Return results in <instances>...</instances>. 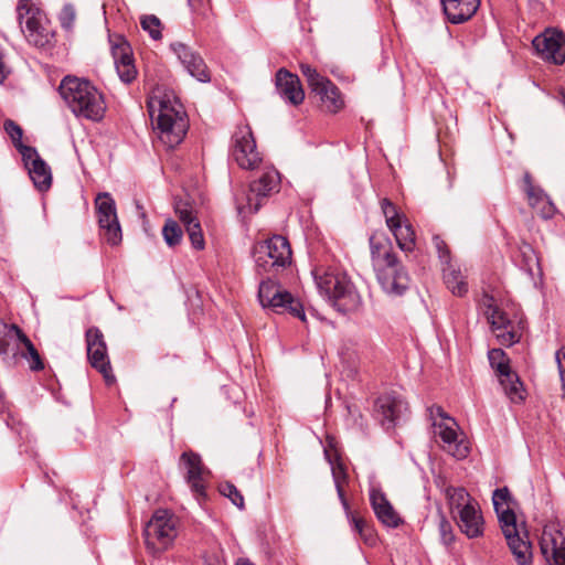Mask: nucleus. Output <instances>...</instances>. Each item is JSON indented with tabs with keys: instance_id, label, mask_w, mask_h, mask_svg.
<instances>
[{
	"instance_id": "nucleus-1",
	"label": "nucleus",
	"mask_w": 565,
	"mask_h": 565,
	"mask_svg": "<svg viewBox=\"0 0 565 565\" xmlns=\"http://www.w3.org/2000/svg\"><path fill=\"white\" fill-rule=\"evenodd\" d=\"M147 107L160 141L168 148L181 143L188 131L189 121L175 97L161 88H156L148 97Z\"/></svg>"
},
{
	"instance_id": "nucleus-2",
	"label": "nucleus",
	"mask_w": 565,
	"mask_h": 565,
	"mask_svg": "<svg viewBox=\"0 0 565 565\" xmlns=\"http://www.w3.org/2000/svg\"><path fill=\"white\" fill-rule=\"evenodd\" d=\"M370 249L373 268L382 289L392 296L403 295L409 286V276L397 256L392 252L387 238L372 235Z\"/></svg>"
},
{
	"instance_id": "nucleus-3",
	"label": "nucleus",
	"mask_w": 565,
	"mask_h": 565,
	"mask_svg": "<svg viewBox=\"0 0 565 565\" xmlns=\"http://www.w3.org/2000/svg\"><path fill=\"white\" fill-rule=\"evenodd\" d=\"M510 500L511 494L507 487L493 491V508L515 562L518 565H531L533 559L532 544L529 541V534L524 525L516 523L515 513L508 505Z\"/></svg>"
},
{
	"instance_id": "nucleus-4",
	"label": "nucleus",
	"mask_w": 565,
	"mask_h": 565,
	"mask_svg": "<svg viewBox=\"0 0 565 565\" xmlns=\"http://www.w3.org/2000/svg\"><path fill=\"white\" fill-rule=\"evenodd\" d=\"M61 97L78 118L100 121L106 113L105 97L89 81L65 76L58 87Z\"/></svg>"
},
{
	"instance_id": "nucleus-5",
	"label": "nucleus",
	"mask_w": 565,
	"mask_h": 565,
	"mask_svg": "<svg viewBox=\"0 0 565 565\" xmlns=\"http://www.w3.org/2000/svg\"><path fill=\"white\" fill-rule=\"evenodd\" d=\"M319 294L338 311L355 312L362 307V297L349 277L331 267L317 266L312 269Z\"/></svg>"
},
{
	"instance_id": "nucleus-6",
	"label": "nucleus",
	"mask_w": 565,
	"mask_h": 565,
	"mask_svg": "<svg viewBox=\"0 0 565 565\" xmlns=\"http://www.w3.org/2000/svg\"><path fill=\"white\" fill-rule=\"evenodd\" d=\"M17 19L26 41L40 49L52 45L54 32L50 26L45 13L31 2L19 0L17 4Z\"/></svg>"
},
{
	"instance_id": "nucleus-7",
	"label": "nucleus",
	"mask_w": 565,
	"mask_h": 565,
	"mask_svg": "<svg viewBox=\"0 0 565 565\" xmlns=\"http://www.w3.org/2000/svg\"><path fill=\"white\" fill-rule=\"evenodd\" d=\"M254 258L259 276L264 274L276 276L291 263L289 242L281 235H274L255 246Z\"/></svg>"
},
{
	"instance_id": "nucleus-8",
	"label": "nucleus",
	"mask_w": 565,
	"mask_h": 565,
	"mask_svg": "<svg viewBox=\"0 0 565 565\" xmlns=\"http://www.w3.org/2000/svg\"><path fill=\"white\" fill-rule=\"evenodd\" d=\"M279 183V172L273 167L266 168L262 175L249 184L248 191L236 198L238 213L246 217L258 212L264 200L278 191Z\"/></svg>"
},
{
	"instance_id": "nucleus-9",
	"label": "nucleus",
	"mask_w": 565,
	"mask_h": 565,
	"mask_svg": "<svg viewBox=\"0 0 565 565\" xmlns=\"http://www.w3.org/2000/svg\"><path fill=\"white\" fill-rule=\"evenodd\" d=\"M271 277L269 275L259 282L257 296L262 307L277 313L289 312L305 321L306 315L300 301L294 298L289 291L282 289Z\"/></svg>"
},
{
	"instance_id": "nucleus-10",
	"label": "nucleus",
	"mask_w": 565,
	"mask_h": 565,
	"mask_svg": "<svg viewBox=\"0 0 565 565\" xmlns=\"http://www.w3.org/2000/svg\"><path fill=\"white\" fill-rule=\"evenodd\" d=\"M429 412L433 420L434 436L441 440L443 449L457 459L467 457L469 449L458 438V424L456 420L448 416L440 406H434Z\"/></svg>"
},
{
	"instance_id": "nucleus-11",
	"label": "nucleus",
	"mask_w": 565,
	"mask_h": 565,
	"mask_svg": "<svg viewBox=\"0 0 565 565\" xmlns=\"http://www.w3.org/2000/svg\"><path fill=\"white\" fill-rule=\"evenodd\" d=\"M149 550L158 553L167 550L177 536L175 520L167 510H157L143 530Z\"/></svg>"
},
{
	"instance_id": "nucleus-12",
	"label": "nucleus",
	"mask_w": 565,
	"mask_h": 565,
	"mask_svg": "<svg viewBox=\"0 0 565 565\" xmlns=\"http://www.w3.org/2000/svg\"><path fill=\"white\" fill-rule=\"evenodd\" d=\"M179 465L184 470V480L192 495L199 504H203L207 498L210 470L203 465L201 456L192 450L182 452Z\"/></svg>"
},
{
	"instance_id": "nucleus-13",
	"label": "nucleus",
	"mask_w": 565,
	"mask_h": 565,
	"mask_svg": "<svg viewBox=\"0 0 565 565\" xmlns=\"http://www.w3.org/2000/svg\"><path fill=\"white\" fill-rule=\"evenodd\" d=\"M231 157L244 170H254L263 161L248 125L238 126L232 137Z\"/></svg>"
},
{
	"instance_id": "nucleus-14",
	"label": "nucleus",
	"mask_w": 565,
	"mask_h": 565,
	"mask_svg": "<svg viewBox=\"0 0 565 565\" xmlns=\"http://www.w3.org/2000/svg\"><path fill=\"white\" fill-rule=\"evenodd\" d=\"M491 367L495 371L499 382L513 403L524 399V388L516 373L511 371L510 360L502 349H492L488 353Z\"/></svg>"
},
{
	"instance_id": "nucleus-15",
	"label": "nucleus",
	"mask_w": 565,
	"mask_h": 565,
	"mask_svg": "<svg viewBox=\"0 0 565 565\" xmlns=\"http://www.w3.org/2000/svg\"><path fill=\"white\" fill-rule=\"evenodd\" d=\"M95 207L103 237L108 244L118 245L122 234L115 200L107 192L99 193L95 199Z\"/></svg>"
},
{
	"instance_id": "nucleus-16",
	"label": "nucleus",
	"mask_w": 565,
	"mask_h": 565,
	"mask_svg": "<svg viewBox=\"0 0 565 565\" xmlns=\"http://www.w3.org/2000/svg\"><path fill=\"white\" fill-rule=\"evenodd\" d=\"M532 45L541 60L555 65L565 63V35L562 31L547 28L533 39Z\"/></svg>"
},
{
	"instance_id": "nucleus-17",
	"label": "nucleus",
	"mask_w": 565,
	"mask_h": 565,
	"mask_svg": "<svg viewBox=\"0 0 565 565\" xmlns=\"http://www.w3.org/2000/svg\"><path fill=\"white\" fill-rule=\"evenodd\" d=\"M540 548L548 565H565V534L558 521L544 525Z\"/></svg>"
},
{
	"instance_id": "nucleus-18",
	"label": "nucleus",
	"mask_w": 565,
	"mask_h": 565,
	"mask_svg": "<svg viewBox=\"0 0 565 565\" xmlns=\"http://www.w3.org/2000/svg\"><path fill=\"white\" fill-rule=\"evenodd\" d=\"M86 347L90 365L103 374L108 384L114 383L115 376L111 373L106 342L98 328H89L86 331Z\"/></svg>"
},
{
	"instance_id": "nucleus-19",
	"label": "nucleus",
	"mask_w": 565,
	"mask_h": 565,
	"mask_svg": "<svg viewBox=\"0 0 565 565\" xmlns=\"http://www.w3.org/2000/svg\"><path fill=\"white\" fill-rule=\"evenodd\" d=\"M407 403L395 393L383 394L375 401L374 416L385 429L393 428L407 412Z\"/></svg>"
},
{
	"instance_id": "nucleus-20",
	"label": "nucleus",
	"mask_w": 565,
	"mask_h": 565,
	"mask_svg": "<svg viewBox=\"0 0 565 565\" xmlns=\"http://www.w3.org/2000/svg\"><path fill=\"white\" fill-rule=\"evenodd\" d=\"M17 149L22 156L29 175L40 191H46L52 183V173L50 167L40 157L38 150L25 145H17Z\"/></svg>"
},
{
	"instance_id": "nucleus-21",
	"label": "nucleus",
	"mask_w": 565,
	"mask_h": 565,
	"mask_svg": "<svg viewBox=\"0 0 565 565\" xmlns=\"http://www.w3.org/2000/svg\"><path fill=\"white\" fill-rule=\"evenodd\" d=\"M109 42L119 78L126 84L131 83L137 76V70L129 43L121 35L110 36Z\"/></svg>"
},
{
	"instance_id": "nucleus-22",
	"label": "nucleus",
	"mask_w": 565,
	"mask_h": 565,
	"mask_svg": "<svg viewBox=\"0 0 565 565\" xmlns=\"http://www.w3.org/2000/svg\"><path fill=\"white\" fill-rule=\"evenodd\" d=\"M184 70L199 82L207 83L211 75L202 56L189 45L174 42L170 45Z\"/></svg>"
},
{
	"instance_id": "nucleus-23",
	"label": "nucleus",
	"mask_w": 565,
	"mask_h": 565,
	"mask_svg": "<svg viewBox=\"0 0 565 565\" xmlns=\"http://www.w3.org/2000/svg\"><path fill=\"white\" fill-rule=\"evenodd\" d=\"M487 316L500 344L510 347L519 342L521 334L513 322L498 307L489 306Z\"/></svg>"
},
{
	"instance_id": "nucleus-24",
	"label": "nucleus",
	"mask_w": 565,
	"mask_h": 565,
	"mask_svg": "<svg viewBox=\"0 0 565 565\" xmlns=\"http://www.w3.org/2000/svg\"><path fill=\"white\" fill-rule=\"evenodd\" d=\"M174 211L181 223L184 225L192 246L195 249H203L205 245L204 237L201 224L194 214L192 205L188 202L179 201L175 203Z\"/></svg>"
},
{
	"instance_id": "nucleus-25",
	"label": "nucleus",
	"mask_w": 565,
	"mask_h": 565,
	"mask_svg": "<svg viewBox=\"0 0 565 565\" xmlns=\"http://www.w3.org/2000/svg\"><path fill=\"white\" fill-rule=\"evenodd\" d=\"M24 333L17 324H8L0 319V355L6 361H14L20 353Z\"/></svg>"
},
{
	"instance_id": "nucleus-26",
	"label": "nucleus",
	"mask_w": 565,
	"mask_h": 565,
	"mask_svg": "<svg viewBox=\"0 0 565 565\" xmlns=\"http://www.w3.org/2000/svg\"><path fill=\"white\" fill-rule=\"evenodd\" d=\"M276 87L280 97L292 105H299L305 99L299 77L285 68L276 74Z\"/></svg>"
},
{
	"instance_id": "nucleus-27",
	"label": "nucleus",
	"mask_w": 565,
	"mask_h": 565,
	"mask_svg": "<svg viewBox=\"0 0 565 565\" xmlns=\"http://www.w3.org/2000/svg\"><path fill=\"white\" fill-rule=\"evenodd\" d=\"M370 501L377 520L383 525L395 529L403 523L399 514L380 489L373 488L370 491Z\"/></svg>"
},
{
	"instance_id": "nucleus-28",
	"label": "nucleus",
	"mask_w": 565,
	"mask_h": 565,
	"mask_svg": "<svg viewBox=\"0 0 565 565\" xmlns=\"http://www.w3.org/2000/svg\"><path fill=\"white\" fill-rule=\"evenodd\" d=\"M457 524L467 537L476 539L483 535L484 521L478 503L463 508L457 513Z\"/></svg>"
},
{
	"instance_id": "nucleus-29",
	"label": "nucleus",
	"mask_w": 565,
	"mask_h": 565,
	"mask_svg": "<svg viewBox=\"0 0 565 565\" xmlns=\"http://www.w3.org/2000/svg\"><path fill=\"white\" fill-rule=\"evenodd\" d=\"M444 12L454 24L468 21L480 7V0H440Z\"/></svg>"
},
{
	"instance_id": "nucleus-30",
	"label": "nucleus",
	"mask_w": 565,
	"mask_h": 565,
	"mask_svg": "<svg viewBox=\"0 0 565 565\" xmlns=\"http://www.w3.org/2000/svg\"><path fill=\"white\" fill-rule=\"evenodd\" d=\"M444 281L452 295L462 297L468 291V282L466 276L460 268L454 264L448 263L443 268Z\"/></svg>"
},
{
	"instance_id": "nucleus-31",
	"label": "nucleus",
	"mask_w": 565,
	"mask_h": 565,
	"mask_svg": "<svg viewBox=\"0 0 565 565\" xmlns=\"http://www.w3.org/2000/svg\"><path fill=\"white\" fill-rule=\"evenodd\" d=\"M313 93L320 97V100L330 113H337L343 106L340 92L330 79L323 82Z\"/></svg>"
},
{
	"instance_id": "nucleus-32",
	"label": "nucleus",
	"mask_w": 565,
	"mask_h": 565,
	"mask_svg": "<svg viewBox=\"0 0 565 565\" xmlns=\"http://www.w3.org/2000/svg\"><path fill=\"white\" fill-rule=\"evenodd\" d=\"M444 494L448 501L450 510L456 513L462 511L466 507H471L477 503L462 487L448 486L445 488Z\"/></svg>"
},
{
	"instance_id": "nucleus-33",
	"label": "nucleus",
	"mask_w": 565,
	"mask_h": 565,
	"mask_svg": "<svg viewBox=\"0 0 565 565\" xmlns=\"http://www.w3.org/2000/svg\"><path fill=\"white\" fill-rule=\"evenodd\" d=\"M390 231L393 233L397 245L402 250L412 252L414 249L415 232L407 218L390 227Z\"/></svg>"
},
{
	"instance_id": "nucleus-34",
	"label": "nucleus",
	"mask_w": 565,
	"mask_h": 565,
	"mask_svg": "<svg viewBox=\"0 0 565 565\" xmlns=\"http://www.w3.org/2000/svg\"><path fill=\"white\" fill-rule=\"evenodd\" d=\"M326 455H327L328 460H329L330 466H331L332 477H333V481H334L335 489H337V492H338V497H339V499H340L344 510L347 512H349V503H348V501L345 499L344 490H343V483H345L347 479H348L345 467L340 461L339 458L332 459L328 455V452H326Z\"/></svg>"
},
{
	"instance_id": "nucleus-35",
	"label": "nucleus",
	"mask_w": 565,
	"mask_h": 565,
	"mask_svg": "<svg viewBox=\"0 0 565 565\" xmlns=\"http://www.w3.org/2000/svg\"><path fill=\"white\" fill-rule=\"evenodd\" d=\"M162 236L167 245L173 247L182 241L183 232L177 221L168 218L162 228Z\"/></svg>"
},
{
	"instance_id": "nucleus-36",
	"label": "nucleus",
	"mask_w": 565,
	"mask_h": 565,
	"mask_svg": "<svg viewBox=\"0 0 565 565\" xmlns=\"http://www.w3.org/2000/svg\"><path fill=\"white\" fill-rule=\"evenodd\" d=\"M26 352L21 353V355L26 359L30 362V369L32 371H40L44 369V364L41 360V356L33 345V343L30 341V339L24 334L22 343H21Z\"/></svg>"
},
{
	"instance_id": "nucleus-37",
	"label": "nucleus",
	"mask_w": 565,
	"mask_h": 565,
	"mask_svg": "<svg viewBox=\"0 0 565 565\" xmlns=\"http://www.w3.org/2000/svg\"><path fill=\"white\" fill-rule=\"evenodd\" d=\"M381 207L388 228L406 218L388 199L382 200Z\"/></svg>"
},
{
	"instance_id": "nucleus-38",
	"label": "nucleus",
	"mask_w": 565,
	"mask_h": 565,
	"mask_svg": "<svg viewBox=\"0 0 565 565\" xmlns=\"http://www.w3.org/2000/svg\"><path fill=\"white\" fill-rule=\"evenodd\" d=\"M218 491L222 495L228 498L238 509H244V498L233 483L228 481L220 483Z\"/></svg>"
},
{
	"instance_id": "nucleus-39",
	"label": "nucleus",
	"mask_w": 565,
	"mask_h": 565,
	"mask_svg": "<svg viewBox=\"0 0 565 565\" xmlns=\"http://www.w3.org/2000/svg\"><path fill=\"white\" fill-rule=\"evenodd\" d=\"M300 70L302 75L307 78L308 85L312 92L328 79L327 77L320 75L317 70L309 64H301Z\"/></svg>"
},
{
	"instance_id": "nucleus-40",
	"label": "nucleus",
	"mask_w": 565,
	"mask_h": 565,
	"mask_svg": "<svg viewBox=\"0 0 565 565\" xmlns=\"http://www.w3.org/2000/svg\"><path fill=\"white\" fill-rule=\"evenodd\" d=\"M351 522L355 532L360 534V536L366 542H374V535L372 529L367 525V523L362 519L354 514L351 515Z\"/></svg>"
},
{
	"instance_id": "nucleus-41",
	"label": "nucleus",
	"mask_w": 565,
	"mask_h": 565,
	"mask_svg": "<svg viewBox=\"0 0 565 565\" xmlns=\"http://www.w3.org/2000/svg\"><path fill=\"white\" fill-rule=\"evenodd\" d=\"M141 26L147 31L151 39H161L160 20L156 15H146L140 21Z\"/></svg>"
},
{
	"instance_id": "nucleus-42",
	"label": "nucleus",
	"mask_w": 565,
	"mask_h": 565,
	"mask_svg": "<svg viewBox=\"0 0 565 565\" xmlns=\"http://www.w3.org/2000/svg\"><path fill=\"white\" fill-rule=\"evenodd\" d=\"M439 535L444 545L449 546L455 542V533L451 523L441 515L439 521Z\"/></svg>"
},
{
	"instance_id": "nucleus-43",
	"label": "nucleus",
	"mask_w": 565,
	"mask_h": 565,
	"mask_svg": "<svg viewBox=\"0 0 565 565\" xmlns=\"http://www.w3.org/2000/svg\"><path fill=\"white\" fill-rule=\"evenodd\" d=\"M61 25L65 30H71L73 28L75 21V9L71 4H66L63 7L60 14Z\"/></svg>"
},
{
	"instance_id": "nucleus-44",
	"label": "nucleus",
	"mask_w": 565,
	"mask_h": 565,
	"mask_svg": "<svg viewBox=\"0 0 565 565\" xmlns=\"http://www.w3.org/2000/svg\"><path fill=\"white\" fill-rule=\"evenodd\" d=\"M4 130L9 135V137L11 138V140L15 147H17V145H23L21 142L23 134H22V129L19 125H17L12 120H6L4 121Z\"/></svg>"
},
{
	"instance_id": "nucleus-45",
	"label": "nucleus",
	"mask_w": 565,
	"mask_h": 565,
	"mask_svg": "<svg viewBox=\"0 0 565 565\" xmlns=\"http://www.w3.org/2000/svg\"><path fill=\"white\" fill-rule=\"evenodd\" d=\"M555 360H556L558 373H559L561 381H562L563 394L565 397V345L556 351Z\"/></svg>"
},
{
	"instance_id": "nucleus-46",
	"label": "nucleus",
	"mask_w": 565,
	"mask_h": 565,
	"mask_svg": "<svg viewBox=\"0 0 565 565\" xmlns=\"http://www.w3.org/2000/svg\"><path fill=\"white\" fill-rule=\"evenodd\" d=\"M525 192L527 194L530 204L533 206L547 199L543 190L540 188H535L534 185L525 188Z\"/></svg>"
},
{
	"instance_id": "nucleus-47",
	"label": "nucleus",
	"mask_w": 565,
	"mask_h": 565,
	"mask_svg": "<svg viewBox=\"0 0 565 565\" xmlns=\"http://www.w3.org/2000/svg\"><path fill=\"white\" fill-rule=\"evenodd\" d=\"M434 243H435V246L438 250V255H439V258L440 260L446 265L448 263H450V254H449V249L447 248L446 244L444 241H441L439 237H435L434 238Z\"/></svg>"
},
{
	"instance_id": "nucleus-48",
	"label": "nucleus",
	"mask_w": 565,
	"mask_h": 565,
	"mask_svg": "<svg viewBox=\"0 0 565 565\" xmlns=\"http://www.w3.org/2000/svg\"><path fill=\"white\" fill-rule=\"evenodd\" d=\"M188 4L192 12L196 14L203 13L204 0H188Z\"/></svg>"
},
{
	"instance_id": "nucleus-49",
	"label": "nucleus",
	"mask_w": 565,
	"mask_h": 565,
	"mask_svg": "<svg viewBox=\"0 0 565 565\" xmlns=\"http://www.w3.org/2000/svg\"><path fill=\"white\" fill-rule=\"evenodd\" d=\"M556 212L554 204L546 199V203L542 209V216L544 218H551Z\"/></svg>"
},
{
	"instance_id": "nucleus-50",
	"label": "nucleus",
	"mask_w": 565,
	"mask_h": 565,
	"mask_svg": "<svg viewBox=\"0 0 565 565\" xmlns=\"http://www.w3.org/2000/svg\"><path fill=\"white\" fill-rule=\"evenodd\" d=\"M205 565H225V564L220 557L215 556V557H206Z\"/></svg>"
},
{
	"instance_id": "nucleus-51",
	"label": "nucleus",
	"mask_w": 565,
	"mask_h": 565,
	"mask_svg": "<svg viewBox=\"0 0 565 565\" xmlns=\"http://www.w3.org/2000/svg\"><path fill=\"white\" fill-rule=\"evenodd\" d=\"M524 184L525 188L533 186L531 175L527 172L524 174Z\"/></svg>"
},
{
	"instance_id": "nucleus-52",
	"label": "nucleus",
	"mask_w": 565,
	"mask_h": 565,
	"mask_svg": "<svg viewBox=\"0 0 565 565\" xmlns=\"http://www.w3.org/2000/svg\"><path fill=\"white\" fill-rule=\"evenodd\" d=\"M236 565H254L248 559H239Z\"/></svg>"
},
{
	"instance_id": "nucleus-53",
	"label": "nucleus",
	"mask_w": 565,
	"mask_h": 565,
	"mask_svg": "<svg viewBox=\"0 0 565 565\" xmlns=\"http://www.w3.org/2000/svg\"><path fill=\"white\" fill-rule=\"evenodd\" d=\"M561 103L565 107V92L561 93Z\"/></svg>"
}]
</instances>
